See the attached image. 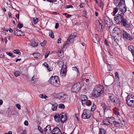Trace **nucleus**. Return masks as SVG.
Instances as JSON below:
<instances>
[{
	"label": "nucleus",
	"mask_w": 134,
	"mask_h": 134,
	"mask_svg": "<svg viewBox=\"0 0 134 134\" xmlns=\"http://www.w3.org/2000/svg\"><path fill=\"white\" fill-rule=\"evenodd\" d=\"M104 87L102 85H99L96 86L94 89V92L93 95L95 98L98 97L101 95L103 93Z\"/></svg>",
	"instance_id": "nucleus-1"
},
{
	"label": "nucleus",
	"mask_w": 134,
	"mask_h": 134,
	"mask_svg": "<svg viewBox=\"0 0 134 134\" xmlns=\"http://www.w3.org/2000/svg\"><path fill=\"white\" fill-rule=\"evenodd\" d=\"M103 22L104 23V27L108 30L111 29L113 23L111 19L109 17L104 16L102 18Z\"/></svg>",
	"instance_id": "nucleus-2"
},
{
	"label": "nucleus",
	"mask_w": 134,
	"mask_h": 134,
	"mask_svg": "<svg viewBox=\"0 0 134 134\" xmlns=\"http://www.w3.org/2000/svg\"><path fill=\"white\" fill-rule=\"evenodd\" d=\"M49 82L54 86L57 87L60 82L57 76H52L48 80Z\"/></svg>",
	"instance_id": "nucleus-3"
},
{
	"label": "nucleus",
	"mask_w": 134,
	"mask_h": 134,
	"mask_svg": "<svg viewBox=\"0 0 134 134\" xmlns=\"http://www.w3.org/2000/svg\"><path fill=\"white\" fill-rule=\"evenodd\" d=\"M127 104L130 107L134 106V96L132 95L129 94L126 99Z\"/></svg>",
	"instance_id": "nucleus-4"
},
{
	"label": "nucleus",
	"mask_w": 134,
	"mask_h": 134,
	"mask_svg": "<svg viewBox=\"0 0 134 134\" xmlns=\"http://www.w3.org/2000/svg\"><path fill=\"white\" fill-rule=\"evenodd\" d=\"M110 102H112L115 105L117 106L120 103V101L118 96L112 95L109 96Z\"/></svg>",
	"instance_id": "nucleus-5"
},
{
	"label": "nucleus",
	"mask_w": 134,
	"mask_h": 134,
	"mask_svg": "<svg viewBox=\"0 0 134 134\" xmlns=\"http://www.w3.org/2000/svg\"><path fill=\"white\" fill-rule=\"evenodd\" d=\"M124 13H121L120 14H118L116 15L114 18L115 23L117 24H120L124 18Z\"/></svg>",
	"instance_id": "nucleus-6"
},
{
	"label": "nucleus",
	"mask_w": 134,
	"mask_h": 134,
	"mask_svg": "<svg viewBox=\"0 0 134 134\" xmlns=\"http://www.w3.org/2000/svg\"><path fill=\"white\" fill-rule=\"evenodd\" d=\"M91 112L90 110L85 109L82 114L81 117L83 119H88L91 116Z\"/></svg>",
	"instance_id": "nucleus-7"
},
{
	"label": "nucleus",
	"mask_w": 134,
	"mask_h": 134,
	"mask_svg": "<svg viewBox=\"0 0 134 134\" xmlns=\"http://www.w3.org/2000/svg\"><path fill=\"white\" fill-rule=\"evenodd\" d=\"M122 33V37L124 40H128L131 41L133 39L132 36L126 31L123 30Z\"/></svg>",
	"instance_id": "nucleus-8"
},
{
	"label": "nucleus",
	"mask_w": 134,
	"mask_h": 134,
	"mask_svg": "<svg viewBox=\"0 0 134 134\" xmlns=\"http://www.w3.org/2000/svg\"><path fill=\"white\" fill-rule=\"evenodd\" d=\"M80 89V87L77 83H75L72 86L71 91L73 92H77Z\"/></svg>",
	"instance_id": "nucleus-9"
},
{
	"label": "nucleus",
	"mask_w": 134,
	"mask_h": 134,
	"mask_svg": "<svg viewBox=\"0 0 134 134\" xmlns=\"http://www.w3.org/2000/svg\"><path fill=\"white\" fill-rule=\"evenodd\" d=\"M112 39H114V41L116 43H118L119 41L121 39L122 37V33L117 34L114 36H112Z\"/></svg>",
	"instance_id": "nucleus-10"
},
{
	"label": "nucleus",
	"mask_w": 134,
	"mask_h": 134,
	"mask_svg": "<svg viewBox=\"0 0 134 134\" xmlns=\"http://www.w3.org/2000/svg\"><path fill=\"white\" fill-rule=\"evenodd\" d=\"M121 25L122 26L126 27L129 28L130 26V25L128 22L127 20L124 18L121 22Z\"/></svg>",
	"instance_id": "nucleus-11"
},
{
	"label": "nucleus",
	"mask_w": 134,
	"mask_h": 134,
	"mask_svg": "<svg viewBox=\"0 0 134 134\" xmlns=\"http://www.w3.org/2000/svg\"><path fill=\"white\" fill-rule=\"evenodd\" d=\"M125 0H113V2L115 5L121 6V5L125 4Z\"/></svg>",
	"instance_id": "nucleus-12"
},
{
	"label": "nucleus",
	"mask_w": 134,
	"mask_h": 134,
	"mask_svg": "<svg viewBox=\"0 0 134 134\" xmlns=\"http://www.w3.org/2000/svg\"><path fill=\"white\" fill-rule=\"evenodd\" d=\"M122 33L121 32L120 30L117 27H115L113 31V32L111 34L112 36H114L117 34H119Z\"/></svg>",
	"instance_id": "nucleus-13"
},
{
	"label": "nucleus",
	"mask_w": 134,
	"mask_h": 134,
	"mask_svg": "<svg viewBox=\"0 0 134 134\" xmlns=\"http://www.w3.org/2000/svg\"><path fill=\"white\" fill-rule=\"evenodd\" d=\"M116 7H118L120 10V11L122 12V13H124V14L126 11L127 8L126 7V5L125 3V4L121 5V6L120 5H115Z\"/></svg>",
	"instance_id": "nucleus-14"
},
{
	"label": "nucleus",
	"mask_w": 134,
	"mask_h": 134,
	"mask_svg": "<svg viewBox=\"0 0 134 134\" xmlns=\"http://www.w3.org/2000/svg\"><path fill=\"white\" fill-rule=\"evenodd\" d=\"M67 67L65 65L64 67H62L60 75L61 76L65 77L66 76L67 72Z\"/></svg>",
	"instance_id": "nucleus-15"
},
{
	"label": "nucleus",
	"mask_w": 134,
	"mask_h": 134,
	"mask_svg": "<svg viewBox=\"0 0 134 134\" xmlns=\"http://www.w3.org/2000/svg\"><path fill=\"white\" fill-rule=\"evenodd\" d=\"M52 134H62V132L59 128L57 127L54 128L52 132Z\"/></svg>",
	"instance_id": "nucleus-16"
},
{
	"label": "nucleus",
	"mask_w": 134,
	"mask_h": 134,
	"mask_svg": "<svg viewBox=\"0 0 134 134\" xmlns=\"http://www.w3.org/2000/svg\"><path fill=\"white\" fill-rule=\"evenodd\" d=\"M60 121L63 122H64L67 119V118L65 114L64 113H62L60 114Z\"/></svg>",
	"instance_id": "nucleus-17"
},
{
	"label": "nucleus",
	"mask_w": 134,
	"mask_h": 134,
	"mask_svg": "<svg viewBox=\"0 0 134 134\" xmlns=\"http://www.w3.org/2000/svg\"><path fill=\"white\" fill-rule=\"evenodd\" d=\"M82 97L81 98V101L82 105L84 107H85L86 104V101L87 99V97L86 95H82L81 96Z\"/></svg>",
	"instance_id": "nucleus-18"
},
{
	"label": "nucleus",
	"mask_w": 134,
	"mask_h": 134,
	"mask_svg": "<svg viewBox=\"0 0 134 134\" xmlns=\"http://www.w3.org/2000/svg\"><path fill=\"white\" fill-rule=\"evenodd\" d=\"M44 131L45 133H47V134H50L52 132V131L50 125H47L44 129Z\"/></svg>",
	"instance_id": "nucleus-19"
},
{
	"label": "nucleus",
	"mask_w": 134,
	"mask_h": 134,
	"mask_svg": "<svg viewBox=\"0 0 134 134\" xmlns=\"http://www.w3.org/2000/svg\"><path fill=\"white\" fill-rule=\"evenodd\" d=\"M15 35L17 36H21V31L19 29H15L14 30Z\"/></svg>",
	"instance_id": "nucleus-20"
},
{
	"label": "nucleus",
	"mask_w": 134,
	"mask_h": 134,
	"mask_svg": "<svg viewBox=\"0 0 134 134\" xmlns=\"http://www.w3.org/2000/svg\"><path fill=\"white\" fill-rule=\"evenodd\" d=\"M108 124H114L115 122L114 118L113 117L109 118H108Z\"/></svg>",
	"instance_id": "nucleus-21"
},
{
	"label": "nucleus",
	"mask_w": 134,
	"mask_h": 134,
	"mask_svg": "<svg viewBox=\"0 0 134 134\" xmlns=\"http://www.w3.org/2000/svg\"><path fill=\"white\" fill-rule=\"evenodd\" d=\"M42 66H44L47 68L49 72L52 70V68H51L49 66V65L46 62H44L42 64Z\"/></svg>",
	"instance_id": "nucleus-22"
},
{
	"label": "nucleus",
	"mask_w": 134,
	"mask_h": 134,
	"mask_svg": "<svg viewBox=\"0 0 134 134\" xmlns=\"http://www.w3.org/2000/svg\"><path fill=\"white\" fill-rule=\"evenodd\" d=\"M76 37V36L74 35H72V36L70 35L68 39V40L70 42L72 43L74 41V39Z\"/></svg>",
	"instance_id": "nucleus-23"
},
{
	"label": "nucleus",
	"mask_w": 134,
	"mask_h": 134,
	"mask_svg": "<svg viewBox=\"0 0 134 134\" xmlns=\"http://www.w3.org/2000/svg\"><path fill=\"white\" fill-rule=\"evenodd\" d=\"M57 63L58 64L59 67H64V62H63L61 60H58L57 62Z\"/></svg>",
	"instance_id": "nucleus-24"
},
{
	"label": "nucleus",
	"mask_w": 134,
	"mask_h": 134,
	"mask_svg": "<svg viewBox=\"0 0 134 134\" xmlns=\"http://www.w3.org/2000/svg\"><path fill=\"white\" fill-rule=\"evenodd\" d=\"M63 53V52H62L61 50H60L58 53V56L61 58H63L64 57Z\"/></svg>",
	"instance_id": "nucleus-25"
},
{
	"label": "nucleus",
	"mask_w": 134,
	"mask_h": 134,
	"mask_svg": "<svg viewBox=\"0 0 134 134\" xmlns=\"http://www.w3.org/2000/svg\"><path fill=\"white\" fill-rule=\"evenodd\" d=\"M57 97H58V98H63L64 97V96H65V97H67V95L65 93H62L59 94H57ZM58 98V97H57Z\"/></svg>",
	"instance_id": "nucleus-26"
},
{
	"label": "nucleus",
	"mask_w": 134,
	"mask_h": 134,
	"mask_svg": "<svg viewBox=\"0 0 134 134\" xmlns=\"http://www.w3.org/2000/svg\"><path fill=\"white\" fill-rule=\"evenodd\" d=\"M86 104L85 106L87 105V106H91L92 104V102L91 101L89 100H87L86 101Z\"/></svg>",
	"instance_id": "nucleus-27"
},
{
	"label": "nucleus",
	"mask_w": 134,
	"mask_h": 134,
	"mask_svg": "<svg viewBox=\"0 0 134 134\" xmlns=\"http://www.w3.org/2000/svg\"><path fill=\"white\" fill-rule=\"evenodd\" d=\"M98 6L101 8L103 9L104 7V4L103 2L102 1L98 4Z\"/></svg>",
	"instance_id": "nucleus-28"
},
{
	"label": "nucleus",
	"mask_w": 134,
	"mask_h": 134,
	"mask_svg": "<svg viewBox=\"0 0 134 134\" xmlns=\"http://www.w3.org/2000/svg\"><path fill=\"white\" fill-rule=\"evenodd\" d=\"M33 55L35 58L37 59L41 55L40 54L38 53H34L33 54Z\"/></svg>",
	"instance_id": "nucleus-29"
},
{
	"label": "nucleus",
	"mask_w": 134,
	"mask_h": 134,
	"mask_svg": "<svg viewBox=\"0 0 134 134\" xmlns=\"http://www.w3.org/2000/svg\"><path fill=\"white\" fill-rule=\"evenodd\" d=\"M119 8L118 7H116L115 8L113 9V15L114 16L116 14V13L118 12L119 9Z\"/></svg>",
	"instance_id": "nucleus-30"
},
{
	"label": "nucleus",
	"mask_w": 134,
	"mask_h": 134,
	"mask_svg": "<svg viewBox=\"0 0 134 134\" xmlns=\"http://www.w3.org/2000/svg\"><path fill=\"white\" fill-rule=\"evenodd\" d=\"M108 118L104 120L103 121V125H109L108 124Z\"/></svg>",
	"instance_id": "nucleus-31"
},
{
	"label": "nucleus",
	"mask_w": 134,
	"mask_h": 134,
	"mask_svg": "<svg viewBox=\"0 0 134 134\" xmlns=\"http://www.w3.org/2000/svg\"><path fill=\"white\" fill-rule=\"evenodd\" d=\"M105 130L104 129H99V134H105Z\"/></svg>",
	"instance_id": "nucleus-32"
},
{
	"label": "nucleus",
	"mask_w": 134,
	"mask_h": 134,
	"mask_svg": "<svg viewBox=\"0 0 134 134\" xmlns=\"http://www.w3.org/2000/svg\"><path fill=\"white\" fill-rule=\"evenodd\" d=\"M98 22H99V25L101 26V28L102 29H103L104 28V26L103 25V23H102V22H103L102 19L100 21L98 20Z\"/></svg>",
	"instance_id": "nucleus-33"
},
{
	"label": "nucleus",
	"mask_w": 134,
	"mask_h": 134,
	"mask_svg": "<svg viewBox=\"0 0 134 134\" xmlns=\"http://www.w3.org/2000/svg\"><path fill=\"white\" fill-rule=\"evenodd\" d=\"M92 39L93 42L95 43H96L99 41L98 38L95 36L93 37L92 38Z\"/></svg>",
	"instance_id": "nucleus-34"
},
{
	"label": "nucleus",
	"mask_w": 134,
	"mask_h": 134,
	"mask_svg": "<svg viewBox=\"0 0 134 134\" xmlns=\"http://www.w3.org/2000/svg\"><path fill=\"white\" fill-rule=\"evenodd\" d=\"M96 107V105L94 103H93V106L91 107V111L93 112L95 110Z\"/></svg>",
	"instance_id": "nucleus-35"
},
{
	"label": "nucleus",
	"mask_w": 134,
	"mask_h": 134,
	"mask_svg": "<svg viewBox=\"0 0 134 134\" xmlns=\"http://www.w3.org/2000/svg\"><path fill=\"white\" fill-rule=\"evenodd\" d=\"M14 75L17 77L20 75V72L19 71H16L14 72Z\"/></svg>",
	"instance_id": "nucleus-36"
},
{
	"label": "nucleus",
	"mask_w": 134,
	"mask_h": 134,
	"mask_svg": "<svg viewBox=\"0 0 134 134\" xmlns=\"http://www.w3.org/2000/svg\"><path fill=\"white\" fill-rule=\"evenodd\" d=\"M101 106L104 110V111H105L107 108V105H106L105 104L103 103L102 104Z\"/></svg>",
	"instance_id": "nucleus-37"
},
{
	"label": "nucleus",
	"mask_w": 134,
	"mask_h": 134,
	"mask_svg": "<svg viewBox=\"0 0 134 134\" xmlns=\"http://www.w3.org/2000/svg\"><path fill=\"white\" fill-rule=\"evenodd\" d=\"M13 52L14 53L19 54V55H20L21 53L20 52L19 50L18 49H16L14 50L13 51Z\"/></svg>",
	"instance_id": "nucleus-38"
},
{
	"label": "nucleus",
	"mask_w": 134,
	"mask_h": 134,
	"mask_svg": "<svg viewBox=\"0 0 134 134\" xmlns=\"http://www.w3.org/2000/svg\"><path fill=\"white\" fill-rule=\"evenodd\" d=\"M57 104H54L52 105V109L53 110H55L57 109Z\"/></svg>",
	"instance_id": "nucleus-39"
},
{
	"label": "nucleus",
	"mask_w": 134,
	"mask_h": 134,
	"mask_svg": "<svg viewBox=\"0 0 134 134\" xmlns=\"http://www.w3.org/2000/svg\"><path fill=\"white\" fill-rule=\"evenodd\" d=\"M115 76L116 80L117 79V81H118L119 80V78L118 74L117 72H115Z\"/></svg>",
	"instance_id": "nucleus-40"
},
{
	"label": "nucleus",
	"mask_w": 134,
	"mask_h": 134,
	"mask_svg": "<svg viewBox=\"0 0 134 134\" xmlns=\"http://www.w3.org/2000/svg\"><path fill=\"white\" fill-rule=\"evenodd\" d=\"M38 21V18H34L33 19V22L35 24H36Z\"/></svg>",
	"instance_id": "nucleus-41"
},
{
	"label": "nucleus",
	"mask_w": 134,
	"mask_h": 134,
	"mask_svg": "<svg viewBox=\"0 0 134 134\" xmlns=\"http://www.w3.org/2000/svg\"><path fill=\"white\" fill-rule=\"evenodd\" d=\"M39 97L40 98H44L45 99H46V98L47 97L46 96V95H44L43 94H40L39 95Z\"/></svg>",
	"instance_id": "nucleus-42"
},
{
	"label": "nucleus",
	"mask_w": 134,
	"mask_h": 134,
	"mask_svg": "<svg viewBox=\"0 0 134 134\" xmlns=\"http://www.w3.org/2000/svg\"><path fill=\"white\" fill-rule=\"evenodd\" d=\"M49 36L52 38H54V36L53 32L52 31L50 32H49Z\"/></svg>",
	"instance_id": "nucleus-43"
},
{
	"label": "nucleus",
	"mask_w": 134,
	"mask_h": 134,
	"mask_svg": "<svg viewBox=\"0 0 134 134\" xmlns=\"http://www.w3.org/2000/svg\"><path fill=\"white\" fill-rule=\"evenodd\" d=\"M47 42V41L46 40H44L43 42L40 43V45L44 47L46 44Z\"/></svg>",
	"instance_id": "nucleus-44"
},
{
	"label": "nucleus",
	"mask_w": 134,
	"mask_h": 134,
	"mask_svg": "<svg viewBox=\"0 0 134 134\" xmlns=\"http://www.w3.org/2000/svg\"><path fill=\"white\" fill-rule=\"evenodd\" d=\"M128 49L130 51H131V52H132V50H133L134 49V48L133 46L132 45H130L128 47Z\"/></svg>",
	"instance_id": "nucleus-45"
},
{
	"label": "nucleus",
	"mask_w": 134,
	"mask_h": 134,
	"mask_svg": "<svg viewBox=\"0 0 134 134\" xmlns=\"http://www.w3.org/2000/svg\"><path fill=\"white\" fill-rule=\"evenodd\" d=\"M23 26V24L20 23H19L17 25V27L20 29H21Z\"/></svg>",
	"instance_id": "nucleus-46"
},
{
	"label": "nucleus",
	"mask_w": 134,
	"mask_h": 134,
	"mask_svg": "<svg viewBox=\"0 0 134 134\" xmlns=\"http://www.w3.org/2000/svg\"><path fill=\"white\" fill-rule=\"evenodd\" d=\"M59 108L61 109H64L65 106L63 104H60L59 105Z\"/></svg>",
	"instance_id": "nucleus-47"
},
{
	"label": "nucleus",
	"mask_w": 134,
	"mask_h": 134,
	"mask_svg": "<svg viewBox=\"0 0 134 134\" xmlns=\"http://www.w3.org/2000/svg\"><path fill=\"white\" fill-rule=\"evenodd\" d=\"M37 127L38 130L40 131L41 133L43 134V132L41 127L40 125H38Z\"/></svg>",
	"instance_id": "nucleus-48"
},
{
	"label": "nucleus",
	"mask_w": 134,
	"mask_h": 134,
	"mask_svg": "<svg viewBox=\"0 0 134 134\" xmlns=\"http://www.w3.org/2000/svg\"><path fill=\"white\" fill-rule=\"evenodd\" d=\"M44 1H46L48 2H50V3H53L54 2H55L57 1V0H42Z\"/></svg>",
	"instance_id": "nucleus-49"
},
{
	"label": "nucleus",
	"mask_w": 134,
	"mask_h": 134,
	"mask_svg": "<svg viewBox=\"0 0 134 134\" xmlns=\"http://www.w3.org/2000/svg\"><path fill=\"white\" fill-rule=\"evenodd\" d=\"M55 120L57 122H59L60 121V115L59 116V117L58 118H54Z\"/></svg>",
	"instance_id": "nucleus-50"
},
{
	"label": "nucleus",
	"mask_w": 134,
	"mask_h": 134,
	"mask_svg": "<svg viewBox=\"0 0 134 134\" xmlns=\"http://www.w3.org/2000/svg\"><path fill=\"white\" fill-rule=\"evenodd\" d=\"M7 37H6L4 39H3V38H2L1 40L3 42H4L5 41V43L6 44L7 43V42L8 41L7 39Z\"/></svg>",
	"instance_id": "nucleus-51"
},
{
	"label": "nucleus",
	"mask_w": 134,
	"mask_h": 134,
	"mask_svg": "<svg viewBox=\"0 0 134 134\" xmlns=\"http://www.w3.org/2000/svg\"><path fill=\"white\" fill-rule=\"evenodd\" d=\"M26 131L25 130H24L21 132H20L19 131V133L20 134H26Z\"/></svg>",
	"instance_id": "nucleus-52"
},
{
	"label": "nucleus",
	"mask_w": 134,
	"mask_h": 134,
	"mask_svg": "<svg viewBox=\"0 0 134 134\" xmlns=\"http://www.w3.org/2000/svg\"><path fill=\"white\" fill-rule=\"evenodd\" d=\"M72 69L73 70H75L76 71L78 72L79 70L77 68L76 66L75 67H72Z\"/></svg>",
	"instance_id": "nucleus-53"
},
{
	"label": "nucleus",
	"mask_w": 134,
	"mask_h": 134,
	"mask_svg": "<svg viewBox=\"0 0 134 134\" xmlns=\"http://www.w3.org/2000/svg\"><path fill=\"white\" fill-rule=\"evenodd\" d=\"M114 124L116 125L117 127L119 126V122H118L116 121H115Z\"/></svg>",
	"instance_id": "nucleus-54"
},
{
	"label": "nucleus",
	"mask_w": 134,
	"mask_h": 134,
	"mask_svg": "<svg viewBox=\"0 0 134 134\" xmlns=\"http://www.w3.org/2000/svg\"><path fill=\"white\" fill-rule=\"evenodd\" d=\"M4 57L3 53L2 52L0 51V58H2Z\"/></svg>",
	"instance_id": "nucleus-55"
},
{
	"label": "nucleus",
	"mask_w": 134,
	"mask_h": 134,
	"mask_svg": "<svg viewBox=\"0 0 134 134\" xmlns=\"http://www.w3.org/2000/svg\"><path fill=\"white\" fill-rule=\"evenodd\" d=\"M66 7L65 8H69L73 7V6L71 5H67L66 6Z\"/></svg>",
	"instance_id": "nucleus-56"
},
{
	"label": "nucleus",
	"mask_w": 134,
	"mask_h": 134,
	"mask_svg": "<svg viewBox=\"0 0 134 134\" xmlns=\"http://www.w3.org/2000/svg\"><path fill=\"white\" fill-rule=\"evenodd\" d=\"M16 107L19 109H21V106L19 104H17Z\"/></svg>",
	"instance_id": "nucleus-57"
},
{
	"label": "nucleus",
	"mask_w": 134,
	"mask_h": 134,
	"mask_svg": "<svg viewBox=\"0 0 134 134\" xmlns=\"http://www.w3.org/2000/svg\"><path fill=\"white\" fill-rule=\"evenodd\" d=\"M59 24L58 23H56L55 24V28L56 29H57L59 27Z\"/></svg>",
	"instance_id": "nucleus-58"
},
{
	"label": "nucleus",
	"mask_w": 134,
	"mask_h": 134,
	"mask_svg": "<svg viewBox=\"0 0 134 134\" xmlns=\"http://www.w3.org/2000/svg\"><path fill=\"white\" fill-rule=\"evenodd\" d=\"M61 39L59 38L57 40V42L58 43H61Z\"/></svg>",
	"instance_id": "nucleus-59"
},
{
	"label": "nucleus",
	"mask_w": 134,
	"mask_h": 134,
	"mask_svg": "<svg viewBox=\"0 0 134 134\" xmlns=\"http://www.w3.org/2000/svg\"><path fill=\"white\" fill-rule=\"evenodd\" d=\"M49 53H45V58H47L48 55H49Z\"/></svg>",
	"instance_id": "nucleus-60"
},
{
	"label": "nucleus",
	"mask_w": 134,
	"mask_h": 134,
	"mask_svg": "<svg viewBox=\"0 0 134 134\" xmlns=\"http://www.w3.org/2000/svg\"><path fill=\"white\" fill-rule=\"evenodd\" d=\"M6 53L9 55V56L11 57L12 55V53L10 52H6Z\"/></svg>",
	"instance_id": "nucleus-61"
},
{
	"label": "nucleus",
	"mask_w": 134,
	"mask_h": 134,
	"mask_svg": "<svg viewBox=\"0 0 134 134\" xmlns=\"http://www.w3.org/2000/svg\"><path fill=\"white\" fill-rule=\"evenodd\" d=\"M59 115L58 114H56L54 116V118H58L59 117Z\"/></svg>",
	"instance_id": "nucleus-62"
},
{
	"label": "nucleus",
	"mask_w": 134,
	"mask_h": 134,
	"mask_svg": "<svg viewBox=\"0 0 134 134\" xmlns=\"http://www.w3.org/2000/svg\"><path fill=\"white\" fill-rule=\"evenodd\" d=\"M24 124L25 125L27 126L28 125V122L26 120L24 122Z\"/></svg>",
	"instance_id": "nucleus-63"
},
{
	"label": "nucleus",
	"mask_w": 134,
	"mask_h": 134,
	"mask_svg": "<svg viewBox=\"0 0 134 134\" xmlns=\"http://www.w3.org/2000/svg\"><path fill=\"white\" fill-rule=\"evenodd\" d=\"M115 114L117 115H120L119 112L117 110H115Z\"/></svg>",
	"instance_id": "nucleus-64"
}]
</instances>
